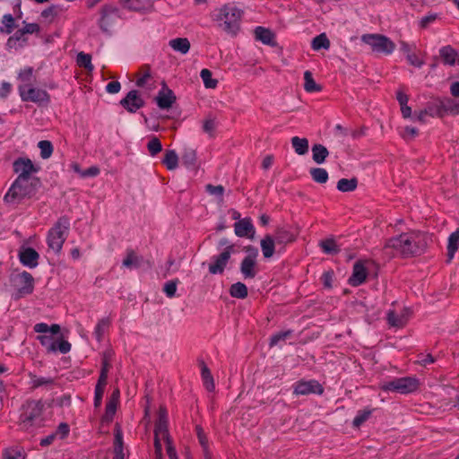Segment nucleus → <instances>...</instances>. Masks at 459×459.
Returning <instances> with one entry per match:
<instances>
[{
	"label": "nucleus",
	"mask_w": 459,
	"mask_h": 459,
	"mask_svg": "<svg viewBox=\"0 0 459 459\" xmlns=\"http://www.w3.org/2000/svg\"><path fill=\"white\" fill-rule=\"evenodd\" d=\"M429 236L419 230H409L386 239L385 248L393 249L403 258L420 256L428 247Z\"/></svg>",
	"instance_id": "f257e3e1"
},
{
	"label": "nucleus",
	"mask_w": 459,
	"mask_h": 459,
	"mask_svg": "<svg viewBox=\"0 0 459 459\" xmlns=\"http://www.w3.org/2000/svg\"><path fill=\"white\" fill-rule=\"evenodd\" d=\"M47 406L50 407V403H48L42 398L25 400L20 408L19 428L27 432L42 428L47 420L45 417Z\"/></svg>",
	"instance_id": "f03ea898"
},
{
	"label": "nucleus",
	"mask_w": 459,
	"mask_h": 459,
	"mask_svg": "<svg viewBox=\"0 0 459 459\" xmlns=\"http://www.w3.org/2000/svg\"><path fill=\"white\" fill-rule=\"evenodd\" d=\"M243 15L244 11L232 2L217 8L212 17L221 30L235 37L240 30Z\"/></svg>",
	"instance_id": "7ed1b4c3"
},
{
	"label": "nucleus",
	"mask_w": 459,
	"mask_h": 459,
	"mask_svg": "<svg viewBox=\"0 0 459 459\" xmlns=\"http://www.w3.org/2000/svg\"><path fill=\"white\" fill-rule=\"evenodd\" d=\"M70 227V220L66 216L60 217L51 227L47 235V244L49 249L59 254L65 242Z\"/></svg>",
	"instance_id": "20e7f679"
},
{
	"label": "nucleus",
	"mask_w": 459,
	"mask_h": 459,
	"mask_svg": "<svg viewBox=\"0 0 459 459\" xmlns=\"http://www.w3.org/2000/svg\"><path fill=\"white\" fill-rule=\"evenodd\" d=\"M420 387V380L416 377H394L380 384L384 392H393L400 394H409L416 392Z\"/></svg>",
	"instance_id": "39448f33"
},
{
	"label": "nucleus",
	"mask_w": 459,
	"mask_h": 459,
	"mask_svg": "<svg viewBox=\"0 0 459 459\" xmlns=\"http://www.w3.org/2000/svg\"><path fill=\"white\" fill-rule=\"evenodd\" d=\"M40 186L39 179H23V181L18 183V179H15L9 188L8 192L4 196V201L10 196L13 199H30L36 194L38 188Z\"/></svg>",
	"instance_id": "423d86ee"
},
{
	"label": "nucleus",
	"mask_w": 459,
	"mask_h": 459,
	"mask_svg": "<svg viewBox=\"0 0 459 459\" xmlns=\"http://www.w3.org/2000/svg\"><path fill=\"white\" fill-rule=\"evenodd\" d=\"M361 40L368 45L373 52L391 55L395 49V44L388 37L382 34H364Z\"/></svg>",
	"instance_id": "0eeeda50"
},
{
	"label": "nucleus",
	"mask_w": 459,
	"mask_h": 459,
	"mask_svg": "<svg viewBox=\"0 0 459 459\" xmlns=\"http://www.w3.org/2000/svg\"><path fill=\"white\" fill-rule=\"evenodd\" d=\"M13 169L18 175V183L23 179H39L32 175L38 173L40 169L39 166L35 165L30 159L27 157H19L13 162Z\"/></svg>",
	"instance_id": "6e6552de"
},
{
	"label": "nucleus",
	"mask_w": 459,
	"mask_h": 459,
	"mask_svg": "<svg viewBox=\"0 0 459 459\" xmlns=\"http://www.w3.org/2000/svg\"><path fill=\"white\" fill-rule=\"evenodd\" d=\"M244 249L248 255L240 263V272L244 279H254L259 272L256 262L258 250L252 246H247Z\"/></svg>",
	"instance_id": "1a4fd4ad"
},
{
	"label": "nucleus",
	"mask_w": 459,
	"mask_h": 459,
	"mask_svg": "<svg viewBox=\"0 0 459 459\" xmlns=\"http://www.w3.org/2000/svg\"><path fill=\"white\" fill-rule=\"evenodd\" d=\"M14 287L15 290L12 295L14 300L31 294L34 290V278L31 273L23 271L17 274L14 279Z\"/></svg>",
	"instance_id": "9d476101"
},
{
	"label": "nucleus",
	"mask_w": 459,
	"mask_h": 459,
	"mask_svg": "<svg viewBox=\"0 0 459 459\" xmlns=\"http://www.w3.org/2000/svg\"><path fill=\"white\" fill-rule=\"evenodd\" d=\"M19 94L22 101L34 102L39 106L48 105L50 102V95L45 90L29 87L25 85L19 86Z\"/></svg>",
	"instance_id": "9b49d317"
},
{
	"label": "nucleus",
	"mask_w": 459,
	"mask_h": 459,
	"mask_svg": "<svg viewBox=\"0 0 459 459\" xmlns=\"http://www.w3.org/2000/svg\"><path fill=\"white\" fill-rule=\"evenodd\" d=\"M37 340L43 346L48 353L59 351L62 354H66L71 351V343L62 338L54 340L50 334L43 333L37 336Z\"/></svg>",
	"instance_id": "f8f14e48"
},
{
	"label": "nucleus",
	"mask_w": 459,
	"mask_h": 459,
	"mask_svg": "<svg viewBox=\"0 0 459 459\" xmlns=\"http://www.w3.org/2000/svg\"><path fill=\"white\" fill-rule=\"evenodd\" d=\"M235 253L234 245L227 246L224 250L218 255H213L211 258L208 269L212 274H222L230 259L232 254Z\"/></svg>",
	"instance_id": "ddd939ff"
},
{
	"label": "nucleus",
	"mask_w": 459,
	"mask_h": 459,
	"mask_svg": "<svg viewBox=\"0 0 459 459\" xmlns=\"http://www.w3.org/2000/svg\"><path fill=\"white\" fill-rule=\"evenodd\" d=\"M324 387L316 379L299 380L293 384V394L295 395H308L311 394H323Z\"/></svg>",
	"instance_id": "4468645a"
},
{
	"label": "nucleus",
	"mask_w": 459,
	"mask_h": 459,
	"mask_svg": "<svg viewBox=\"0 0 459 459\" xmlns=\"http://www.w3.org/2000/svg\"><path fill=\"white\" fill-rule=\"evenodd\" d=\"M154 437L162 438L165 444L173 442L169 432V421L165 408H160L158 419L154 425Z\"/></svg>",
	"instance_id": "2eb2a0df"
},
{
	"label": "nucleus",
	"mask_w": 459,
	"mask_h": 459,
	"mask_svg": "<svg viewBox=\"0 0 459 459\" xmlns=\"http://www.w3.org/2000/svg\"><path fill=\"white\" fill-rule=\"evenodd\" d=\"M119 405L120 390L118 387H116L115 389H113L112 393L110 394L107 400L105 412L101 418V421L106 423L112 422Z\"/></svg>",
	"instance_id": "dca6fc26"
},
{
	"label": "nucleus",
	"mask_w": 459,
	"mask_h": 459,
	"mask_svg": "<svg viewBox=\"0 0 459 459\" xmlns=\"http://www.w3.org/2000/svg\"><path fill=\"white\" fill-rule=\"evenodd\" d=\"M120 104L128 112L134 113L144 106V100L136 90H132L120 100Z\"/></svg>",
	"instance_id": "f3484780"
},
{
	"label": "nucleus",
	"mask_w": 459,
	"mask_h": 459,
	"mask_svg": "<svg viewBox=\"0 0 459 459\" xmlns=\"http://www.w3.org/2000/svg\"><path fill=\"white\" fill-rule=\"evenodd\" d=\"M411 311L408 307H404L400 314L394 310H389L386 315V320L389 325L402 328L408 323Z\"/></svg>",
	"instance_id": "a211bd4d"
},
{
	"label": "nucleus",
	"mask_w": 459,
	"mask_h": 459,
	"mask_svg": "<svg viewBox=\"0 0 459 459\" xmlns=\"http://www.w3.org/2000/svg\"><path fill=\"white\" fill-rule=\"evenodd\" d=\"M18 256L21 264L29 268H35L39 264V255L32 247H22Z\"/></svg>",
	"instance_id": "6ab92c4d"
},
{
	"label": "nucleus",
	"mask_w": 459,
	"mask_h": 459,
	"mask_svg": "<svg viewBox=\"0 0 459 459\" xmlns=\"http://www.w3.org/2000/svg\"><path fill=\"white\" fill-rule=\"evenodd\" d=\"M368 277V270L361 261H358L354 264L352 273L350 276L348 282L352 287H358L363 284Z\"/></svg>",
	"instance_id": "aec40b11"
},
{
	"label": "nucleus",
	"mask_w": 459,
	"mask_h": 459,
	"mask_svg": "<svg viewBox=\"0 0 459 459\" xmlns=\"http://www.w3.org/2000/svg\"><path fill=\"white\" fill-rule=\"evenodd\" d=\"M115 356L113 349L108 348L101 353V367L98 380L108 382V372L112 368V361Z\"/></svg>",
	"instance_id": "412c9836"
},
{
	"label": "nucleus",
	"mask_w": 459,
	"mask_h": 459,
	"mask_svg": "<svg viewBox=\"0 0 459 459\" xmlns=\"http://www.w3.org/2000/svg\"><path fill=\"white\" fill-rule=\"evenodd\" d=\"M176 101V96L174 92L169 89L166 84L163 85L162 89L158 92L156 96L157 106L160 109H169Z\"/></svg>",
	"instance_id": "4be33fe9"
},
{
	"label": "nucleus",
	"mask_w": 459,
	"mask_h": 459,
	"mask_svg": "<svg viewBox=\"0 0 459 459\" xmlns=\"http://www.w3.org/2000/svg\"><path fill=\"white\" fill-rule=\"evenodd\" d=\"M234 230L238 237H246L248 238H253L255 232L252 221L248 218H244L237 221L234 224Z\"/></svg>",
	"instance_id": "5701e85b"
},
{
	"label": "nucleus",
	"mask_w": 459,
	"mask_h": 459,
	"mask_svg": "<svg viewBox=\"0 0 459 459\" xmlns=\"http://www.w3.org/2000/svg\"><path fill=\"white\" fill-rule=\"evenodd\" d=\"M27 44L28 38L26 37V34H24L23 31L20 29L7 39L6 47L11 49H20L24 48Z\"/></svg>",
	"instance_id": "b1692460"
},
{
	"label": "nucleus",
	"mask_w": 459,
	"mask_h": 459,
	"mask_svg": "<svg viewBox=\"0 0 459 459\" xmlns=\"http://www.w3.org/2000/svg\"><path fill=\"white\" fill-rule=\"evenodd\" d=\"M424 112L428 113L430 117L443 118V111L441 107V98L437 97L426 103Z\"/></svg>",
	"instance_id": "393cba45"
},
{
	"label": "nucleus",
	"mask_w": 459,
	"mask_h": 459,
	"mask_svg": "<svg viewBox=\"0 0 459 459\" xmlns=\"http://www.w3.org/2000/svg\"><path fill=\"white\" fill-rule=\"evenodd\" d=\"M112 325V320L109 317H102L98 320L93 334L97 342H101L104 339L106 333L108 332Z\"/></svg>",
	"instance_id": "a878e982"
},
{
	"label": "nucleus",
	"mask_w": 459,
	"mask_h": 459,
	"mask_svg": "<svg viewBox=\"0 0 459 459\" xmlns=\"http://www.w3.org/2000/svg\"><path fill=\"white\" fill-rule=\"evenodd\" d=\"M199 367L201 369V377L204 386L208 392H213L215 389V384L211 370L204 360L199 362Z\"/></svg>",
	"instance_id": "bb28decb"
},
{
	"label": "nucleus",
	"mask_w": 459,
	"mask_h": 459,
	"mask_svg": "<svg viewBox=\"0 0 459 459\" xmlns=\"http://www.w3.org/2000/svg\"><path fill=\"white\" fill-rule=\"evenodd\" d=\"M439 56L444 65L453 66L456 63L458 51L452 46L446 45L439 49Z\"/></svg>",
	"instance_id": "cd10ccee"
},
{
	"label": "nucleus",
	"mask_w": 459,
	"mask_h": 459,
	"mask_svg": "<svg viewBox=\"0 0 459 459\" xmlns=\"http://www.w3.org/2000/svg\"><path fill=\"white\" fill-rule=\"evenodd\" d=\"M297 235L287 228H278L275 231L274 239L277 244L286 245L296 240Z\"/></svg>",
	"instance_id": "c85d7f7f"
},
{
	"label": "nucleus",
	"mask_w": 459,
	"mask_h": 459,
	"mask_svg": "<svg viewBox=\"0 0 459 459\" xmlns=\"http://www.w3.org/2000/svg\"><path fill=\"white\" fill-rule=\"evenodd\" d=\"M441 107L444 117L446 115H459V101L452 98H441Z\"/></svg>",
	"instance_id": "c756f323"
},
{
	"label": "nucleus",
	"mask_w": 459,
	"mask_h": 459,
	"mask_svg": "<svg viewBox=\"0 0 459 459\" xmlns=\"http://www.w3.org/2000/svg\"><path fill=\"white\" fill-rule=\"evenodd\" d=\"M459 248V228L456 229L455 231L450 234L448 238V243H447V259L448 262H451L452 259L455 257V253L457 252Z\"/></svg>",
	"instance_id": "7c9ffc66"
},
{
	"label": "nucleus",
	"mask_w": 459,
	"mask_h": 459,
	"mask_svg": "<svg viewBox=\"0 0 459 459\" xmlns=\"http://www.w3.org/2000/svg\"><path fill=\"white\" fill-rule=\"evenodd\" d=\"M195 431L198 442L203 449L204 456L212 455L210 449L209 439L206 433L204 432V428L201 425H196L195 428Z\"/></svg>",
	"instance_id": "2f4dec72"
},
{
	"label": "nucleus",
	"mask_w": 459,
	"mask_h": 459,
	"mask_svg": "<svg viewBox=\"0 0 459 459\" xmlns=\"http://www.w3.org/2000/svg\"><path fill=\"white\" fill-rule=\"evenodd\" d=\"M142 257L137 255L135 251L132 248H127L126 250V257L123 260V266L126 268L139 267L142 263Z\"/></svg>",
	"instance_id": "473e14b6"
},
{
	"label": "nucleus",
	"mask_w": 459,
	"mask_h": 459,
	"mask_svg": "<svg viewBox=\"0 0 459 459\" xmlns=\"http://www.w3.org/2000/svg\"><path fill=\"white\" fill-rule=\"evenodd\" d=\"M29 377L30 378V389L36 390L39 387H41L43 385H52L55 384V379L52 377H38L32 372H29L28 374Z\"/></svg>",
	"instance_id": "72a5a7b5"
},
{
	"label": "nucleus",
	"mask_w": 459,
	"mask_h": 459,
	"mask_svg": "<svg viewBox=\"0 0 459 459\" xmlns=\"http://www.w3.org/2000/svg\"><path fill=\"white\" fill-rule=\"evenodd\" d=\"M169 47L181 54H186L190 49V41L186 38H176L170 39L169 42Z\"/></svg>",
	"instance_id": "f704fd0d"
},
{
	"label": "nucleus",
	"mask_w": 459,
	"mask_h": 459,
	"mask_svg": "<svg viewBox=\"0 0 459 459\" xmlns=\"http://www.w3.org/2000/svg\"><path fill=\"white\" fill-rule=\"evenodd\" d=\"M152 80L151 66L148 65H143L136 74L135 84L137 87H145L149 81Z\"/></svg>",
	"instance_id": "c9c22d12"
},
{
	"label": "nucleus",
	"mask_w": 459,
	"mask_h": 459,
	"mask_svg": "<svg viewBox=\"0 0 459 459\" xmlns=\"http://www.w3.org/2000/svg\"><path fill=\"white\" fill-rule=\"evenodd\" d=\"M329 155V152L325 146L320 143L314 144L312 147V158L317 164H322Z\"/></svg>",
	"instance_id": "e433bc0d"
},
{
	"label": "nucleus",
	"mask_w": 459,
	"mask_h": 459,
	"mask_svg": "<svg viewBox=\"0 0 459 459\" xmlns=\"http://www.w3.org/2000/svg\"><path fill=\"white\" fill-rule=\"evenodd\" d=\"M255 36L257 40L266 45H272L274 39L273 33L269 29L261 26L255 28Z\"/></svg>",
	"instance_id": "4c0bfd02"
},
{
	"label": "nucleus",
	"mask_w": 459,
	"mask_h": 459,
	"mask_svg": "<svg viewBox=\"0 0 459 459\" xmlns=\"http://www.w3.org/2000/svg\"><path fill=\"white\" fill-rule=\"evenodd\" d=\"M291 145L295 152L299 155H304L308 152L309 145L307 138L294 136L291 138Z\"/></svg>",
	"instance_id": "58836bf2"
},
{
	"label": "nucleus",
	"mask_w": 459,
	"mask_h": 459,
	"mask_svg": "<svg viewBox=\"0 0 459 459\" xmlns=\"http://www.w3.org/2000/svg\"><path fill=\"white\" fill-rule=\"evenodd\" d=\"M33 330L38 333H50V335L58 334L60 333V325L57 324H53L50 326L46 323H38L33 326Z\"/></svg>",
	"instance_id": "ea45409f"
},
{
	"label": "nucleus",
	"mask_w": 459,
	"mask_h": 459,
	"mask_svg": "<svg viewBox=\"0 0 459 459\" xmlns=\"http://www.w3.org/2000/svg\"><path fill=\"white\" fill-rule=\"evenodd\" d=\"M374 411L375 409L369 407L358 411L357 415L355 416L352 421L353 427L359 428L370 418Z\"/></svg>",
	"instance_id": "a19ab883"
},
{
	"label": "nucleus",
	"mask_w": 459,
	"mask_h": 459,
	"mask_svg": "<svg viewBox=\"0 0 459 459\" xmlns=\"http://www.w3.org/2000/svg\"><path fill=\"white\" fill-rule=\"evenodd\" d=\"M230 294L236 299H246L248 295L247 287L240 281L233 283L230 288Z\"/></svg>",
	"instance_id": "79ce46f5"
},
{
	"label": "nucleus",
	"mask_w": 459,
	"mask_h": 459,
	"mask_svg": "<svg viewBox=\"0 0 459 459\" xmlns=\"http://www.w3.org/2000/svg\"><path fill=\"white\" fill-rule=\"evenodd\" d=\"M319 246L325 254L336 255L340 252V247L333 238H326L322 240Z\"/></svg>",
	"instance_id": "37998d69"
},
{
	"label": "nucleus",
	"mask_w": 459,
	"mask_h": 459,
	"mask_svg": "<svg viewBox=\"0 0 459 459\" xmlns=\"http://www.w3.org/2000/svg\"><path fill=\"white\" fill-rule=\"evenodd\" d=\"M162 163L169 170L175 169L178 165V157L174 150L166 151Z\"/></svg>",
	"instance_id": "c03bdc74"
},
{
	"label": "nucleus",
	"mask_w": 459,
	"mask_h": 459,
	"mask_svg": "<svg viewBox=\"0 0 459 459\" xmlns=\"http://www.w3.org/2000/svg\"><path fill=\"white\" fill-rule=\"evenodd\" d=\"M304 89L307 92H317L321 91V86L315 82L310 71L304 73Z\"/></svg>",
	"instance_id": "a18cd8bd"
},
{
	"label": "nucleus",
	"mask_w": 459,
	"mask_h": 459,
	"mask_svg": "<svg viewBox=\"0 0 459 459\" xmlns=\"http://www.w3.org/2000/svg\"><path fill=\"white\" fill-rule=\"evenodd\" d=\"M261 248L265 258H270L274 253V240L272 237L266 236L261 240Z\"/></svg>",
	"instance_id": "49530a36"
},
{
	"label": "nucleus",
	"mask_w": 459,
	"mask_h": 459,
	"mask_svg": "<svg viewBox=\"0 0 459 459\" xmlns=\"http://www.w3.org/2000/svg\"><path fill=\"white\" fill-rule=\"evenodd\" d=\"M108 382L98 380L94 390V406L100 407L102 403V398L105 393Z\"/></svg>",
	"instance_id": "de8ad7c7"
},
{
	"label": "nucleus",
	"mask_w": 459,
	"mask_h": 459,
	"mask_svg": "<svg viewBox=\"0 0 459 459\" xmlns=\"http://www.w3.org/2000/svg\"><path fill=\"white\" fill-rule=\"evenodd\" d=\"M311 48L314 50L328 49L330 48V40L325 33H321L313 39Z\"/></svg>",
	"instance_id": "09e8293b"
},
{
	"label": "nucleus",
	"mask_w": 459,
	"mask_h": 459,
	"mask_svg": "<svg viewBox=\"0 0 459 459\" xmlns=\"http://www.w3.org/2000/svg\"><path fill=\"white\" fill-rule=\"evenodd\" d=\"M358 185L357 178H342L337 183V189L342 192H351L356 189Z\"/></svg>",
	"instance_id": "8fccbe9b"
},
{
	"label": "nucleus",
	"mask_w": 459,
	"mask_h": 459,
	"mask_svg": "<svg viewBox=\"0 0 459 459\" xmlns=\"http://www.w3.org/2000/svg\"><path fill=\"white\" fill-rule=\"evenodd\" d=\"M200 76L205 88L214 89L217 87L218 81L212 78V74L209 69L204 68L201 70Z\"/></svg>",
	"instance_id": "3c124183"
},
{
	"label": "nucleus",
	"mask_w": 459,
	"mask_h": 459,
	"mask_svg": "<svg viewBox=\"0 0 459 459\" xmlns=\"http://www.w3.org/2000/svg\"><path fill=\"white\" fill-rule=\"evenodd\" d=\"M3 24V28H1V31L5 34H10L13 32L14 28L16 27L15 20L11 13H6L2 17L1 21Z\"/></svg>",
	"instance_id": "603ef678"
},
{
	"label": "nucleus",
	"mask_w": 459,
	"mask_h": 459,
	"mask_svg": "<svg viewBox=\"0 0 459 459\" xmlns=\"http://www.w3.org/2000/svg\"><path fill=\"white\" fill-rule=\"evenodd\" d=\"M310 175L313 180L319 184H324L328 180V172L323 168L311 169Z\"/></svg>",
	"instance_id": "864d4df0"
},
{
	"label": "nucleus",
	"mask_w": 459,
	"mask_h": 459,
	"mask_svg": "<svg viewBox=\"0 0 459 459\" xmlns=\"http://www.w3.org/2000/svg\"><path fill=\"white\" fill-rule=\"evenodd\" d=\"M77 64L79 66L83 67L88 72H92L94 69L93 65L91 64V56L90 54H85L83 52H80L77 55Z\"/></svg>",
	"instance_id": "5fc2aeb1"
},
{
	"label": "nucleus",
	"mask_w": 459,
	"mask_h": 459,
	"mask_svg": "<svg viewBox=\"0 0 459 459\" xmlns=\"http://www.w3.org/2000/svg\"><path fill=\"white\" fill-rule=\"evenodd\" d=\"M292 333H293L292 330H286V331H281V332L273 334L270 337L269 346L270 347L276 346L280 342H281V341L283 342V341H286L287 339L290 338L292 336Z\"/></svg>",
	"instance_id": "6e6d98bb"
},
{
	"label": "nucleus",
	"mask_w": 459,
	"mask_h": 459,
	"mask_svg": "<svg viewBox=\"0 0 459 459\" xmlns=\"http://www.w3.org/2000/svg\"><path fill=\"white\" fill-rule=\"evenodd\" d=\"M38 147L40 150V157L44 160L51 157L54 148L50 141L42 140L38 143Z\"/></svg>",
	"instance_id": "4d7b16f0"
},
{
	"label": "nucleus",
	"mask_w": 459,
	"mask_h": 459,
	"mask_svg": "<svg viewBox=\"0 0 459 459\" xmlns=\"http://www.w3.org/2000/svg\"><path fill=\"white\" fill-rule=\"evenodd\" d=\"M3 458L4 459H24V455L20 447L12 446L5 448L3 451Z\"/></svg>",
	"instance_id": "13d9d810"
},
{
	"label": "nucleus",
	"mask_w": 459,
	"mask_h": 459,
	"mask_svg": "<svg viewBox=\"0 0 459 459\" xmlns=\"http://www.w3.org/2000/svg\"><path fill=\"white\" fill-rule=\"evenodd\" d=\"M147 149L151 156H155L162 150V144L160 139L153 136L147 143Z\"/></svg>",
	"instance_id": "bf43d9fd"
},
{
	"label": "nucleus",
	"mask_w": 459,
	"mask_h": 459,
	"mask_svg": "<svg viewBox=\"0 0 459 459\" xmlns=\"http://www.w3.org/2000/svg\"><path fill=\"white\" fill-rule=\"evenodd\" d=\"M179 282L180 281L178 279L171 280V281L165 282L164 287H163V291L168 298L175 297V294L177 291V286Z\"/></svg>",
	"instance_id": "052dcab7"
},
{
	"label": "nucleus",
	"mask_w": 459,
	"mask_h": 459,
	"mask_svg": "<svg viewBox=\"0 0 459 459\" xmlns=\"http://www.w3.org/2000/svg\"><path fill=\"white\" fill-rule=\"evenodd\" d=\"M216 128V122L214 118L208 117L203 123V131L208 134L211 137L214 136V131Z\"/></svg>",
	"instance_id": "680f3d73"
},
{
	"label": "nucleus",
	"mask_w": 459,
	"mask_h": 459,
	"mask_svg": "<svg viewBox=\"0 0 459 459\" xmlns=\"http://www.w3.org/2000/svg\"><path fill=\"white\" fill-rule=\"evenodd\" d=\"M334 273L333 270L325 271L320 280L325 289H332Z\"/></svg>",
	"instance_id": "e2e57ef3"
},
{
	"label": "nucleus",
	"mask_w": 459,
	"mask_h": 459,
	"mask_svg": "<svg viewBox=\"0 0 459 459\" xmlns=\"http://www.w3.org/2000/svg\"><path fill=\"white\" fill-rule=\"evenodd\" d=\"M69 425L65 422H62L57 426L56 430L54 434H56V437H58L60 439H65L69 436Z\"/></svg>",
	"instance_id": "0e129e2a"
},
{
	"label": "nucleus",
	"mask_w": 459,
	"mask_h": 459,
	"mask_svg": "<svg viewBox=\"0 0 459 459\" xmlns=\"http://www.w3.org/2000/svg\"><path fill=\"white\" fill-rule=\"evenodd\" d=\"M205 188L206 192H208L210 195L221 199L223 197L224 187L222 186H212L209 184L205 186Z\"/></svg>",
	"instance_id": "69168bd1"
},
{
	"label": "nucleus",
	"mask_w": 459,
	"mask_h": 459,
	"mask_svg": "<svg viewBox=\"0 0 459 459\" xmlns=\"http://www.w3.org/2000/svg\"><path fill=\"white\" fill-rule=\"evenodd\" d=\"M23 24L24 26L21 30L24 34H38L40 31V26L38 23L23 22Z\"/></svg>",
	"instance_id": "338daca9"
},
{
	"label": "nucleus",
	"mask_w": 459,
	"mask_h": 459,
	"mask_svg": "<svg viewBox=\"0 0 459 459\" xmlns=\"http://www.w3.org/2000/svg\"><path fill=\"white\" fill-rule=\"evenodd\" d=\"M40 15L42 18H44L46 20H49V22H51L53 21V19L57 15L56 6L51 5L48 8L44 9L41 12Z\"/></svg>",
	"instance_id": "774afa93"
}]
</instances>
